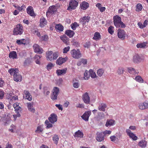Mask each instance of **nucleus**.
Masks as SVG:
<instances>
[{
  "instance_id": "obj_1",
  "label": "nucleus",
  "mask_w": 148,
  "mask_h": 148,
  "mask_svg": "<svg viewBox=\"0 0 148 148\" xmlns=\"http://www.w3.org/2000/svg\"><path fill=\"white\" fill-rule=\"evenodd\" d=\"M17 69H11L8 71V72L11 75H13L14 80L16 82H20L22 79V76L18 73Z\"/></svg>"
},
{
  "instance_id": "obj_2",
  "label": "nucleus",
  "mask_w": 148,
  "mask_h": 148,
  "mask_svg": "<svg viewBox=\"0 0 148 148\" xmlns=\"http://www.w3.org/2000/svg\"><path fill=\"white\" fill-rule=\"evenodd\" d=\"M23 27L21 24H17L14 28L13 32L14 35L22 34L23 32Z\"/></svg>"
},
{
  "instance_id": "obj_3",
  "label": "nucleus",
  "mask_w": 148,
  "mask_h": 148,
  "mask_svg": "<svg viewBox=\"0 0 148 148\" xmlns=\"http://www.w3.org/2000/svg\"><path fill=\"white\" fill-rule=\"evenodd\" d=\"M72 56L74 58L78 59L82 57V54L79 49H73L71 51Z\"/></svg>"
},
{
  "instance_id": "obj_4",
  "label": "nucleus",
  "mask_w": 148,
  "mask_h": 148,
  "mask_svg": "<svg viewBox=\"0 0 148 148\" xmlns=\"http://www.w3.org/2000/svg\"><path fill=\"white\" fill-rule=\"evenodd\" d=\"M59 89L57 87H54L52 91L51 98L53 100H56L57 99L59 93Z\"/></svg>"
},
{
  "instance_id": "obj_5",
  "label": "nucleus",
  "mask_w": 148,
  "mask_h": 148,
  "mask_svg": "<svg viewBox=\"0 0 148 148\" xmlns=\"http://www.w3.org/2000/svg\"><path fill=\"white\" fill-rule=\"evenodd\" d=\"M78 4V3L77 1L75 0H71L69 2L67 10L71 11L73 10H74L76 8Z\"/></svg>"
},
{
  "instance_id": "obj_6",
  "label": "nucleus",
  "mask_w": 148,
  "mask_h": 148,
  "mask_svg": "<svg viewBox=\"0 0 148 148\" xmlns=\"http://www.w3.org/2000/svg\"><path fill=\"white\" fill-rule=\"evenodd\" d=\"M127 35L126 32L123 30L119 29L118 30L117 36L119 38L124 40Z\"/></svg>"
},
{
  "instance_id": "obj_7",
  "label": "nucleus",
  "mask_w": 148,
  "mask_h": 148,
  "mask_svg": "<svg viewBox=\"0 0 148 148\" xmlns=\"http://www.w3.org/2000/svg\"><path fill=\"white\" fill-rule=\"evenodd\" d=\"M114 23L116 27H120V23L121 22V18L118 16H116L113 17Z\"/></svg>"
},
{
  "instance_id": "obj_8",
  "label": "nucleus",
  "mask_w": 148,
  "mask_h": 148,
  "mask_svg": "<svg viewBox=\"0 0 148 148\" xmlns=\"http://www.w3.org/2000/svg\"><path fill=\"white\" fill-rule=\"evenodd\" d=\"M48 119L49 122L53 124L56 122L58 119V117L56 114L53 113L50 115L48 117Z\"/></svg>"
},
{
  "instance_id": "obj_9",
  "label": "nucleus",
  "mask_w": 148,
  "mask_h": 148,
  "mask_svg": "<svg viewBox=\"0 0 148 148\" xmlns=\"http://www.w3.org/2000/svg\"><path fill=\"white\" fill-rule=\"evenodd\" d=\"M82 99L85 103L86 104L89 103L90 99L88 93L86 92L83 95Z\"/></svg>"
},
{
  "instance_id": "obj_10",
  "label": "nucleus",
  "mask_w": 148,
  "mask_h": 148,
  "mask_svg": "<svg viewBox=\"0 0 148 148\" xmlns=\"http://www.w3.org/2000/svg\"><path fill=\"white\" fill-rule=\"evenodd\" d=\"M91 114V112L90 111L85 112L81 116L82 118L85 121H88L89 116Z\"/></svg>"
},
{
  "instance_id": "obj_11",
  "label": "nucleus",
  "mask_w": 148,
  "mask_h": 148,
  "mask_svg": "<svg viewBox=\"0 0 148 148\" xmlns=\"http://www.w3.org/2000/svg\"><path fill=\"white\" fill-rule=\"evenodd\" d=\"M90 17L88 16H84L79 19L80 23L83 25H85L86 23H88L90 21Z\"/></svg>"
},
{
  "instance_id": "obj_12",
  "label": "nucleus",
  "mask_w": 148,
  "mask_h": 148,
  "mask_svg": "<svg viewBox=\"0 0 148 148\" xmlns=\"http://www.w3.org/2000/svg\"><path fill=\"white\" fill-rule=\"evenodd\" d=\"M23 97L27 99L29 101H31L32 100V96L29 92L27 90L24 91Z\"/></svg>"
},
{
  "instance_id": "obj_13",
  "label": "nucleus",
  "mask_w": 148,
  "mask_h": 148,
  "mask_svg": "<svg viewBox=\"0 0 148 148\" xmlns=\"http://www.w3.org/2000/svg\"><path fill=\"white\" fill-rule=\"evenodd\" d=\"M33 48L35 53L41 54L42 53L43 50L38 44H35L33 45Z\"/></svg>"
},
{
  "instance_id": "obj_14",
  "label": "nucleus",
  "mask_w": 148,
  "mask_h": 148,
  "mask_svg": "<svg viewBox=\"0 0 148 148\" xmlns=\"http://www.w3.org/2000/svg\"><path fill=\"white\" fill-rule=\"evenodd\" d=\"M126 132L130 137L133 140H135L137 139V137L132 132L130 129H127Z\"/></svg>"
},
{
  "instance_id": "obj_15",
  "label": "nucleus",
  "mask_w": 148,
  "mask_h": 148,
  "mask_svg": "<svg viewBox=\"0 0 148 148\" xmlns=\"http://www.w3.org/2000/svg\"><path fill=\"white\" fill-rule=\"evenodd\" d=\"M56 7L54 5L51 6L49 7L47 14H55L57 11Z\"/></svg>"
},
{
  "instance_id": "obj_16",
  "label": "nucleus",
  "mask_w": 148,
  "mask_h": 148,
  "mask_svg": "<svg viewBox=\"0 0 148 148\" xmlns=\"http://www.w3.org/2000/svg\"><path fill=\"white\" fill-rule=\"evenodd\" d=\"M67 60V57H65V58L60 57L56 61V64L59 65H60L63 63L65 62Z\"/></svg>"
},
{
  "instance_id": "obj_17",
  "label": "nucleus",
  "mask_w": 148,
  "mask_h": 148,
  "mask_svg": "<svg viewBox=\"0 0 148 148\" xmlns=\"http://www.w3.org/2000/svg\"><path fill=\"white\" fill-rule=\"evenodd\" d=\"M97 136L96 138V140L98 142H101L104 140V136L102 132H97Z\"/></svg>"
},
{
  "instance_id": "obj_18",
  "label": "nucleus",
  "mask_w": 148,
  "mask_h": 148,
  "mask_svg": "<svg viewBox=\"0 0 148 148\" xmlns=\"http://www.w3.org/2000/svg\"><path fill=\"white\" fill-rule=\"evenodd\" d=\"M27 14L30 16H35L33 8L32 7H28L27 9Z\"/></svg>"
},
{
  "instance_id": "obj_19",
  "label": "nucleus",
  "mask_w": 148,
  "mask_h": 148,
  "mask_svg": "<svg viewBox=\"0 0 148 148\" xmlns=\"http://www.w3.org/2000/svg\"><path fill=\"white\" fill-rule=\"evenodd\" d=\"M115 124V121L113 119H108L106 122L105 125L107 127L113 126Z\"/></svg>"
},
{
  "instance_id": "obj_20",
  "label": "nucleus",
  "mask_w": 148,
  "mask_h": 148,
  "mask_svg": "<svg viewBox=\"0 0 148 148\" xmlns=\"http://www.w3.org/2000/svg\"><path fill=\"white\" fill-rule=\"evenodd\" d=\"M13 106L15 109L16 112L19 113L21 112L22 109L19 106V104L18 103H15L13 104Z\"/></svg>"
},
{
  "instance_id": "obj_21",
  "label": "nucleus",
  "mask_w": 148,
  "mask_h": 148,
  "mask_svg": "<svg viewBox=\"0 0 148 148\" xmlns=\"http://www.w3.org/2000/svg\"><path fill=\"white\" fill-rule=\"evenodd\" d=\"M67 70V69L66 68H65L61 70L58 69L56 71V73L58 76L64 75L66 74Z\"/></svg>"
},
{
  "instance_id": "obj_22",
  "label": "nucleus",
  "mask_w": 148,
  "mask_h": 148,
  "mask_svg": "<svg viewBox=\"0 0 148 148\" xmlns=\"http://www.w3.org/2000/svg\"><path fill=\"white\" fill-rule=\"evenodd\" d=\"M107 106V105L105 103H100L99 104L98 109L99 110L104 111Z\"/></svg>"
},
{
  "instance_id": "obj_23",
  "label": "nucleus",
  "mask_w": 148,
  "mask_h": 148,
  "mask_svg": "<svg viewBox=\"0 0 148 148\" xmlns=\"http://www.w3.org/2000/svg\"><path fill=\"white\" fill-rule=\"evenodd\" d=\"M33 103H28L27 107L28 110L31 112H34L35 111V109L33 108Z\"/></svg>"
},
{
  "instance_id": "obj_24",
  "label": "nucleus",
  "mask_w": 148,
  "mask_h": 148,
  "mask_svg": "<svg viewBox=\"0 0 148 148\" xmlns=\"http://www.w3.org/2000/svg\"><path fill=\"white\" fill-rule=\"evenodd\" d=\"M139 108L141 110L148 108V103L145 102L140 104L139 105Z\"/></svg>"
},
{
  "instance_id": "obj_25",
  "label": "nucleus",
  "mask_w": 148,
  "mask_h": 148,
  "mask_svg": "<svg viewBox=\"0 0 148 148\" xmlns=\"http://www.w3.org/2000/svg\"><path fill=\"white\" fill-rule=\"evenodd\" d=\"M52 51H48L47 53L46 57L48 60L51 61L52 60Z\"/></svg>"
},
{
  "instance_id": "obj_26",
  "label": "nucleus",
  "mask_w": 148,
  "mask_h": 148,
  "mask_svg": "<svg viewBox=\"0 0 148 148\" xmlns=\"http://www.w3.org/2000/svg\"><path fill=\"white\" fill-rule=\"evenodd\" d=\"M74 136L75 137L83 138L84 136V134L82 132L79 130L75 132Z\"/></svg>"
},
{
  "instance_id": "obj_27",
  "label": "nucleus",
  "mask_w": 148,
  "mask_h": 148,
  "mask_svg": "<svg viewBox=\"0 0 148 148\" xmlns=\"http://www.w3.org/2000/svg\"><path fill=\"white\" fill-rule=\"evenodd\" d=\"M47 24V21L43 17H42L40 20V26L41 27H43Z\"/></svg>"
},
{
  "instance_id": "obj_28",
  "label": "nucleus",
  "mask_w": 148,
  "mask_h": 148,
  "mask_svg": "<svg viewBox=\"0 0 148 148\" xmlns=\"http://www.w3.org/2000/svg\"><path fill=\"white\" fill-rule=\"evenodd\" d=\"M101 6V4L99 3H97L96 5V7L98 8L100 11L102 12L105 11L106 9L105 7H102Z\"/></svg>"
},
{
  "instance_id": "obj_29",
  "label": "nucleus",
  "mask_w": 148,
  "mask_h": 148,
  "mask_svg": "<svg viewBox=\"0 0 148 148\" xmlns=\"http://www.w3.org/2000/svg\"><path fill=\"white\" fill-rule=\"evenodd\" d=\"M88 6V3L87 2L84 1L82 3L81 5V8L82 9L85 10Z\"/></svg>"
},
{
  "instance_id": "obj_30",
  "label": "nucleus",
  "mask_w": 148,
  "mask_h": 148,
  "mask_svg": "<svg viewBox=\"0 0 148 148\" xmlns=\"http://www.w3.org/2000/svg\"><path fill=\"white\" fill-rule=\"evenodd\" d=\"M74 32L70 30H69L66 31L65 32V34L68 36L70 38L72 37L74 34Z\"/></svg>"
},
{
  "instance_id": "obj_31",
  "label": "nucleus",
  "mask_w": 148,
  "mask_h": 148,
  "mask_svg": "<svg viewBox=\"0 0 148 148\" xmlns=\"http://www.w3.org/2000/svg\"><path fill=\"white\" fill-rule=\"evenodd\" d=\"M93 39L95 40H99L101 39V36L99 32H96L94 34Z\"/></svg>"
},
{
  "instance_id": "obj_32",
  "label": "nucleus",
  "mask_w": 148,
  "mask_h": 148,
  "mask_svg": "<svg viewBox=\"0 0 148 148\" xmlns=\"http://www.w3.org/2000/svg\"><path fill=\"white\" fill-rule=\"evenodd\" d=\"M60 39L65 43L67 44L69 41V38L66 35H63L60 37Z\"/></svg>"
},
{
  "instance_id": "obj_33",
  "label": "nucleus",
  "mask_w": 148,
  "mask_h": 148,
  "mask_svg": "<svg viewBox=\"0 0 148 148\" xmlns=\"http://www.w3.org/2000/svg\"><path fill=\"white\" fill-rule=\"evenodd\" d=\"M9 57L10 58L16 59L17 58V53L16 51H13L10 52L9 55Z\"/></svg>"
},
{
  "instance_id": "obj_34",
  "label": "nucleus",
  "mask_w": 148,
  "mask_h": 148,
  "mask_svg": "<svg viewBox=\"0 0 148 148\" xmlns=\"http://www.w3.org/2000/svg\"><path fill=\"white\" fill-rule=\"evenodd\" d=\"M138 145L140 147L144 148L146 146L147 142L145 140H142L139 143Z\"/></svg>"
},
{
  "instance_id": "obj_35",
  "label": "nucleus",
  "mask_w": 148,
  "mask_h": 148,
  "mask_svg": "<svg viewBox=\"0 0 148 148\" xmlns=\"http://www.w3.org/2000/svg\"><path fill=\"white\" fill-rule=\"evenodd\" d=\"M147 44V42H142L136 45V47L138 48H144L146 46Z\"/></svg>"
},
{
  "instance_id": "obj_36",
  "label": "nucleus",
  "mask_w": 148,
  "mask_h": 148,
  "mask_svg": "<svg viewBox=\"0 0 148 148\" xmlns=\"http://www.w3.org/2000/svg\"><path fill=\"white\" fill-rule=\"evenodd\" d=\"M129 72L134 75H135L136 74L138 73V72L137 70H135V69L133 68H131L128 69Z\"/></svg>"
},
{
  "instance_id": "obj_37",
  "label": "nucleus",
  "mask_w": 148,
  "mask_h": 148,
  "mask_svg": "<svg viewBox=\"0 0 148 148\" xmlns=\"http://www.w3.org/2000/svg\"><path fill=\"white\" fill-rule=\"evenodd\" d=\"M43 93L46 96L49 95V89L48 87H45L43 88Z\"/></svg>"
},
{
  "instance_id": "obj_38",
  "label": "nucleus",
  "mask_w": 148,
  "mask_h": 148,
  "mask_svg": "<svg viewBox=\"0 0 148 148\" xmlns=\"http://www.w3.org/2000/svg\"><path fill=\"white\" fill-rule=\"evenodd\" d=\"M59 137L57 135H54L53 137V140L54 143L57 145L58 143Z\"/></svg>"
},
{
  "instance_id": "obj_39",
  "label": "nucleus",
  "mask_w": 148,
  "mask_h": 148,
  "mask_svg": "<svg viewBox=\"0 0 148 148\" xmlns=\"http://www.w3.org/2000/svg\"><path fill=\"white\" fill-rule=\"evenodd\" d=\"M16 42L18 45H25L26 43V41L25 39H23L21 40H17Z\"/></svg>"
},
{
  "instance_id": "obj_40",
  "label": "nucleus",
  "mask_w": 148,
  "mask_h": 148,
  "mask_svg": "<svg viewBox=\"0 0 148 148\" xmlns=\"http://www.w3.org/2000/svg\"><path fill=\"white\" fill-rule=\"evenodd\" d=\"M140 60L139 56L137 54H135L133 57V60L134 62H137Z\"/></svg>"
},
{
  "instance_id": "obj_41",
  "label": "nucleus",
  "mask_w": 148,
  "mask_h": 148,
  "mask_svg": "<svg viewBox=\"0 0 148 148\" xmlns=\"http://www.w3.org/2000/svg\"><path fill=\"white\" fill-rule=\"evenodd\" d=\"M135 79L137 82L140 83H143V79L140 76H137L135 77Z\"/></svg>"
},
{
  "instance_id": "obj_42",
  "label": "nucleus",
  "mask_w": 148,
  "mask_h": 148,
  "mask_svg": "<svg viewBox=\"0 0 148 148\" xmlns=\"http://www.w3.org/2000/svg\"><path fill=\"white\" fill-rule=\"evenodd\" d=\"M89 73L90 77L92 78H95L97 77L95 72H94L92 70L90 69L89 70Z\"/></svg>"
},
{
  "instance_id": "obj_43",
  "label": "nucleus",
  "mask_w": 148,
  "mask_h": 148,
  "mask_svg": "<svg viewBox=\"0 0 148 148\" xmlns=\"http://www.w3.org/2000/svg\"><path fill=\"white\" fill-rule=\"evenodd\" d=\"M104 73V71L102 69H98L97 71V73L99 77H101Z\"/></svg>"
},
{
  "instance_id": "obj_44",
  "label": "nucleus",
  "mask_w": 148,
  "mask_h": 148,
  "mask_svg": "<svg viewBox=\"0 0 148 148\" xmlns=\"http://www.w3.org/2000/svg\"><path fill=\"white\" fill-rule=\"evenodd\" d=\"M45 124L47 125V128H49L52 127L53 126V125L52 124V123H50L47 120L45 121Z\"/></svg>"
},
{
  "instance_id": "obj_45",
  "label": "nucleus",
  "mask_w": 148,
  "mask_h": 148,
  "mask_svg": "<svg viewBox=\"0 0 148 148\" xmlns=\"http://www.w3.org/2000/svg\"><path fill=\"white\" fill-rule=\"evenodd\" d=\"M136 11L138 12L140 11L143 8L142 5L140 3H138L136 6Z\"/></svg>"
},
{
  "instance_id": "obj_46",
  "label": "nucleus",
  "mask_w": 148,
  "mask_h": 148,
  "mask_svg": "<svg viewBox=\"0 0 148 148\" xmlns=\"http://www.w3.org/2000/svg\"><path fill=\"white\" fill-rule=\"evenodd\" d=\"M56 29L60 31H62L63 30V27L60 24H57L55 26Z\"/></svg>"
},
{
  "instance_id": "obj_47",
  "label": "nucleus",
  "mask_w": 148,
  "mask_h": 148,
  "mask_svg": "<svg viewBox=\"0 0 148 148\" xmlns=\"http://www.w3.org/2000/svg\"><path fill=\"white\" fill-rule=\"evenodd\" d=\"M40 39L42 41H47L48 39V36L47 35H45L40 37Z\"/></svg>"
},
{
  "instance_id": "obj_48",
  "label": "nucleus",
  "mask_w": 148,
  "mask_h": 148,
  "mask_svg": "<svg viewBox=\"0 0 148 148\" xmlns=\"http://www.w3.org/2000/svg\"><path fill=\"white\" fill-rule=\"evenodd\" d=\"M59 53L57 52H55L52 54V60H56L59 56Z\"/></svg>"
},
{
  "instance_id": "obj_49",
  "label": "nucleus",
  "mask_w": 148,
  "mask_h": 148,
  "mask_svg": "<svg viewBox=\"0 0 148 148\" xmlns=\"http://www.w3.org/2000/svg\"><path fill=\"white\" fill-rule=\"evenodd\" d=\"M43 130V129L42 127L41 126H39L37 127V130L35 131V132L38 133H40L42 132Z\"/></svg>"
},
{
  "instance_id": "obj_50",
  "label": "nucleus",
  "mask_w": 148,
  "mask_h": 148,
  "mask_svg": "<svg viewBox=\"0 0 148 148\" xmlns=\"http://www.w3.org/2000/svg\"><path fill=\"white\" fill-rule=\"evenodd\" d=\"M124 69L123 67H119L117 70V73L119 75L122 74L123 73Z\"/></svg>"
},
{
  "instance_id": "obj_51",
  "label": "nucleus",
  "mask_w": 148,
  "mask_h": 148,
  "mask_svg": "<svg viewBox=\"0 0 148 148\" xmlns=\"http://www.w3.org/2000/svg\"><path fill=\"white\" fill-rule=\"evenodd\" d=\"M108 31L110 34H112L114 32V27L111 26H110L108 28Z\"/></svg>"
},
{
  "instance_id": "obj_52",
  "label": "nucleus",
  "mask_w": 148,
  "mask_h": 148,
  "mask_svg": "<svg viewBox=\"0 0 148 148\" xmlns=\"http://www.w3.org/2000/svg\"><path fill=\"white\" fill-rule=\"evenodd\" d=\"M89 72L88 71H86L84 73V78L85 80H88L90 77V75H88Z\"/></svg>"
},
{
  "instance_id": "obj_53",
  "label": "nucleus",
  "mask_w": 148,
  "mask_h": 148,
  "mask_svg": "<svg viewBox=\"0 0 148 148\" xmlns=\"http://www.w3.org/2000/svg\"><path fill=\"white\" fill-rule=\"evenodd\" d=\"M53 66V64L51 63L50 62L47 65V69L48 70H49L51 69Z\"/></svg>"
},
{
  "instance_id": "obj_54",
  "label": "nucleus",
  "mask_w": 148,
  "mask_h": 148,
  "mask_svg": "<svg viewBox=\"0 0 148 148\" xmlns=\"http://www.w3.org/2000/svg\"><path fill=\"white\" fill-rule=\"evenodd\" d=\"M78 26V24L76 22H75L74 24H73L72 25H71V28L73 30H75L76 29V27Z\"/></svg>"
},
{
  "instance_id": "obj_55",
  "label": "nucleus",
  "mask_w": 148,
  "mask_h": 148,
  "mask_svg": "<svg viewBox=\"0 0 148 148\" xmlns=\"http://www.w3.org/2000/svg\"><path fill=\"white\" fill-rule=\"evenodd\" d=\"M70 49V47L69 46H68L66 47H65L63 49V53H66Z\"/></svg>"
},
{
  "instance_id": "obj_56",
  "label": "nucleus",
  "mask_w": 148,
  "mask_h": 148,
  "mask_svg": "<svg viewBox=\"0 0 148 148\" xmlns=\"http://www.w3.org/2000/svg\"><path fill=\"white\" fill-rule=\"evenodd\" d=\"M33 32L34 34H36L38 37H40V34L38 30H34L33 31Z\"/></svg>"
},
{
  "instance_id": "obj_57",
  "label": "nucleus",
  "mask_w": 148,
  "mask_h": 148,
  "mask_svg": "<svg viewBox=\"0 0 148 148\" xmlns=\"http://www.w3.org/2000/svg\"><path fill=\"white\" fill-rule=\"evenodd\" d=\"M90 45V43L89 41H88L85 43L84 45V46L85 48H88L89 47Z\"/></svg>"
},
{
  "instance_id": "obj_58",
  "label": "nucleus",
  "mask_w": 148,
  "mask_h": 148,
  "mask_svg": "<svg viewBox=\"0 0 148 148\" xmlns=\"http://www.w3.org/2000/svg\"><path fill=\"white\" fill-rule=\"evenodd\" d=\"M104 114L103 112H101L98 114V117L100 119H101L104 118Z\"/></svg>"
},
{
  "instance_id": "obj_59",
  "label": "nucleus",
  "mask_w": 148,
  "mask_h": 148,
  "mask_svg": "<svg viewBox=\"0 0 148 148\" xmlns=\"http://www.w3.org/2000/svg\"><path fill=\"white\" fill-rule=\"evenodd\" d=\"M21 115L19 113H17V114H15L13 115V118H14V120L15 121L17 117H19Z\"/></svg>"
},
{
  "instance_id": "obj_60",
  "label": "nucleus",
  "mask_w": 148,
  "mask_h": 148,
  "mask_svg": "<svg viewBox=\"0 0 148 148\" xmlns=\"http://www.w3.org/2000/svg\"><path fill=\"white\" fill-rule=\"evenodd\" d=\"M111 133V131L110 130H105L104 131L103 133L104 135L110 134Z\"/></svg>"
},
{
  "instance_id": "obj_61",
  "label": "nucleus",
  "mask_w": 148,
  "mask_h": 148,
  "mask_svg": "<svg viewBox=\"0 0 148 148\" xmlns=\"http://www.w3.org/2000/svg\"><path fill=\"white\" fill-rule=\"evenodd\" d=\"M4 96V92L3 90H0V99H2Z\"/></svg>"
},
{
  "instance_id": "obj_62",
  "label": "nucleus",
  "mask_w": 148,
  "mask_h": 148,
  "mask_svg": "<svg viewBox=\"0 0 148 148\" xmlns=\"http://www.w3.org/2000/svg\"><path fill=\"white\" fill-rule=\"evenodd\" d=\"M55 106L59 110H63V108L62 106L60 104H56L55 105Z\"/></svg>"
},
{
  "instance_id": "obj_63",
  "label": "nucleus",
  "mask_w": 148,
  "mask_h": 148,
  "mask_svg": "<svg viewBox=\"0 0 148 148\" xmlns=\"http://www.w3.org/2000/svg\"><path fill=\"white\" fill-rule=\"evenodd\" d=\"M10 127L11 128L9 129V131H10L11 132H13L14 130L15 129V127L14 126L12 125Z\"/></svg>"
},
{
  "instance_id": "obj_64",
  "label": "nucleus",
  "mask_w": 148,
  "mask_h": 148,
  "mask_svg": "<svg viewBox=\"0 0 148 148\" xmlns=\"http://www.w3.org/2000/svg\"><path fill=\"white\" fill-rule=\"evenodd\" d=\"M5 148H13V146L10 144L8 143L6 145Z\"/></svg>"
}]
</instances>
